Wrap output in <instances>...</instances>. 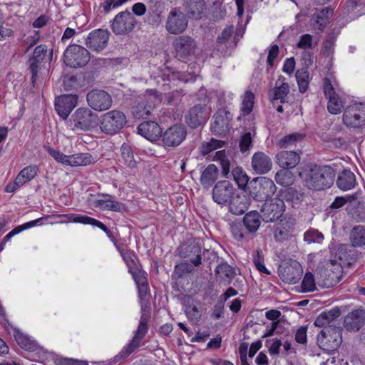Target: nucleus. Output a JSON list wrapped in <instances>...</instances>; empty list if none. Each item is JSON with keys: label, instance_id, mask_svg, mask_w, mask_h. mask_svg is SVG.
Instances as JSON below:
<instances>
[{"label": "nucleus", "instance_id": "ddd939ff", "mask_svg": "<svg viewBox=\"0 0 365 365\" xmlns=\"http://www.w3.org/2000/svg\"><path fill=\"white\" fill-rule=\"evenodd\" d=\"M135 23L136 20L133 14L128 11H125L115 16L111 29L115 34H125L134 29Z\"/></svg>", "mask_w": 365, "mask_h": 365}, {"label": "nucleus", "instance_id": "9b49d317", "mask_svg": "<svg viewBox=\"0 0 365 365\" xmlns=\"http://www.w3.org/2000/svg\"><path fill=\"white\" fill-rule=\"evenodd\" d=\"M285 211V204L279 197L271 198L264 201L261 209L263 220L269 222L279 219Z\"/></svg>", "mask_w": 365, "mask_h": 365}, {"label": "nucleus", "instance_id": "3c124183", "mask_svg": "<svg viewBox=\"0 0 365 365\" xmlns=\"http://www.w3.org/2000/svg\"><path fill=\"white\" fill-rule=\"evenodd\" d=\"M316 45L317 42L314 41L313 36L311 34H306L300 36L297 46L301 49L308 50L312 49Z\"/></svg>", "mask_w": 365, "mask_h": 365}, {"label": "nucleus", "instance_id": "f8f14e48", "mask_svg": "<svg viewBox=\"0 0 365 365\" xmlns=\"http://www.w3.org/2000/svg\"><path fill=\"white\" fill-rule=\"evenodd\" d=\"M235 190L228 180L217 182L212 189V200L220 206H226L233 197Z\"/></svg>", "mask_w": 365, "mask_h": 365}, {"label": "nucleus", "instance_id": "cd10ccee", "mask_svg": "<svg viewBox=\"0 0 365 365\" xmlns=\"http://www.w3.org/2000/svg\"><path fill=\"white\" fill-rule=\"evenodd\" d=\"M299 160V155L294 151H282L277 155V163L282 168H293Z\"/></svg>", "mask_w": 365, "mask_h": 365}, {"label": "nucleus", "instance_id": "a18cd8bd", "mask_svg": "<svg viewBox=\"0 0 365 365\" xmlns=\"http://www.w3.org/2000/svg\"><path fill=\"white\" fill-rule=\"evenodd\" d=\"M232 175L239 188L244 189L247 186L249 178L242 168L236 167L233 168Z\"/></svg>", "mask_w": 365, "mask_h": 365}, {"label": "nucleus", "instance_id": "f257e3e1", "mask_svg": "<svg viewBox=\"0 0 365 365\" xmlns=\"http://www.w3.org/2000/svg\"><path fill=\"white\" fill-rule=\"evenodd\" d=\"M340 314L338 308H334L320 314L314 323L316 327L323 328L317 339L319 347L327 353L337 350L342 342L341 329L338 319Z\"/></svg>", "mask_w": 365, "mask_h": 365}, {"label": "nucleus", "instance_id": "f03ea898", "mask_svg": "<svg viewBox=\"0 0 365 365\" xmlns=\"http://www.w3.org/2000/svg\"><path fill=\"white\" fill-rule=\"evenodd\" d=\"M299 176L309 189L321 190L331 187L334 173L330 166L308 165L302 169Z\"/></svg>", "mask_w": 365, "mask_h": 365}, {"label": "nucleus", "instance_id": "f704fd0d", "mask_svg": "<svg viewBox=\"0 0 365 365\" xmlns=\"http://www.w3.org/2000/svg\"><path fill=\"white\" fill-rule=\"evenodd\" d=\"M219 170L214 164L209 165L201 173L200 182L205 188H209L218 178Z\"/></svg>", "mask_w": 365, "mask_h": 365}, {"label": "nucleus", "instance_id": "473e14b6", "mask_svg": "<svg viewBox=\"0 0 365 365\" xmlns=\"http://www.w3.org/2000/svg\"><path fill=\"white\" fill-rule=\"evenodd\" d=\"M96 157L88 153H80L70 155L68 166L79 167L93 165L96 162Z\"/></svg>", "mask_w": 365, "mask_h": 365}, {"label": "nucleus", "instance_id": "39448f33", "mask_svg": "<svg viewBox=\"0 0 365 365\" xmlns=\"http://www.w3.org/2000/svg\"><path fill=\"white\" fill-rule=\"evenodd\" d=\"M277 187L274 182L266 178H257L252 180L250 185V194L257 201H266L274 195Z\"/></svg>", "mask_w": 365, "mask_h": 365}, {"label": "nucleus", "instance_id": "6e6d98bb", "mask_svg": "<svg viewBox=\"0 0 365 365\" xmlns=\"http://www.w3.org/2000/svg\"><path fill=\"white\" fill-rule=\"evenodd\" d=\"M63 217H66L68 222L91 225H92L94 220V218L89 216L77 214H69L63 215Z\"/></svg>", "mask_w": 365, "mask_h": 365}, {"label": "nucleus", "instance_id": "603ef678", "mask_svg": "<svg viewBox=\"0 0 365 365\" xmlns=\"http://www.w3.org/2000/svg\"><path fill=\"white\" fill-rule=\"evenodd\" d=\"M121 158L124 163L129 167H133L135 165V160L133 153L131 147L125 143H123L121 146Z\"/></svg>", "mask_w": 365, "mask_h": 365}, {"label": "nucleus", "instance_id": "dca6fc26", "mask_svg": "<svg viewBox=\"0 0 365 365\" xmlns=\"http://www.w3.org/2000/svg\"><path fill=\"white\" fill-rule=\"evenodd\" d=\"M303 274V268L299 262L296 260L291 261L288 264L280 267L279 276L285 283L294 284L301 279Z\"/></svg>", "mask_w": 365, "mask_h": 365}, {"label": "nucleus", "instance_id": "393cba45", "mask_svg": "<svg viewBox=\"0 0 365 365\" xmlns=\"http://www.w3.org/2000/svg\"><path fill=\"white\" fill-rule=\"evenodd\" d=\"M272 166L271 158L263 152H257L252 157V168L257 174L267 173Z\"/></svg>", "mask_w": 365, "mask_h": 365}, {"label": "nucleus", "instance_id": "de8ad7c7", "mask_svg": "<svg viewBox=\"0 0 365 365\" xmlns=\"http://www.w3.org/2000/svg\"><path fill=\"white\" fill-rule=\"evenodd\" d=\"M214 160H219L220 162L222 169V175L224 177L227 178V175L230 173V161L226 157V153L225 150H221L217 151L215 153V156L213 157Z\"/></svg>", "mask_w": 365, "mask_h": 365}, {"label": "nucleus", "instance_id": "e433bc0d", "mask_svg": "<svg viewBox=\"0 0 365 365\" xmlns=\"http://www.w3.org/2000/svg\"><path fill=\"white\" fill-rule=\"evenodd\" d=\"M243 225L250 232H255L261 225V216L257 211H250L243 217Z\"/></svg>", "mask_w": 365, "mask_h": 365}, {"label": "nucleus", "instance_id": "423d86ee", "mask_svg": "<svg viewBox=\"0 0 365 365\" xmlns=\"http://www.w3.org/2000/svg\"><path fill=\"white\" fill-rule=\"evenodd\" d=\"M337 86L335 80L331 82V78L325 77L323 79V91L328 99L327 109L328 111L333 115H336L342 111L344 106V101L339 93L335 91Z\"/></svg>", "mask_w": 365, "mask_h": 365}, {"label": "nucleus", "instance_id": "8fccbe9b", "mask_svg": "<svg viewBox=\"0 0 365 365\" xmlns=\"http://www.w3.org/2000/svg\"><path fill=\"white\" fill-rule=\"evenodd\" d=\"M304 240L309 244L311 243H322L324 240V235L317 230L311 229L305 232L304 235Z\"/></svg>", "mask_w": 365, "mask_h": 365}, {"label": "nucleus", "instance_id": "c9c22d12", "mask_svg": "<svg viewBox=\"0 0 365 365\" xmlns=\"http://www.w3.org/2000/svg\"><path fill=\"white\" fill-rule=\"evenodd\" d=\"M231 213L235 215H240L247 210L249 203L245 196L233 195L228 205Z\"/></svg>", "mask_w": 365, "mask_h": 365}, {"label": "nucleus", "instance_id": "58836bf2", "mask_svg": "<svg viewBox=\"0 0 365 365\" xmlns=\"http://www.w3.org/2000/svg\"><path fill=\"white\" fill-rule=\"evenodd\" d=\"M350 241L354 247H361L365 245V226L354 227L350 233Z\"/></svg>", "mask_w": 365, "mask_h": 365}, {"label": "nucleus", "instance_id": "69168bd1", "mask_svg": "<svg viewBox=\"0 0 365 365\" xmlns=\"http://www.w3.org/2000/svg\"><path fill=\"white\" fill-rule=\"evenodd\" d=\"M231 232L233 237L237 240H242L245 237L242 225L240 223H235L232 225Z\"/></svg>", "mask_w": 365, "mask_h": 365}, {"label": "nucleus", "instance_id": "c85d7f7f", "mask_svg": "<svg viewBox=\"0 0 365 365\" xmlns=\"http://www.w3.org/2000/svg\"><path fill=\"white\" fill-rule=\"evenodd\" d=\"M356 184V176L350 170L344 169L339 174L336 185L340 190H350L355 187Z\"/></svg>", "mask_w": 365, "mask_h": 365}, {"label": "nucleus", "instance_id": "4c0bfd02", "mask_svg": "<svg viewBox=\"0 0 365 365\" xmlns=\"http://www.w3.org/2000/svg\"><path fill=\"white\" fill-rule=\"evenodd\" d=\"M14 336L16 343L22 349L29 351H34L36 349V342L31 339L27 335L24 334L19 330H14Z\"/></svg>", "mask_w": 365, "mask_h": 365}, {"label": "nucleus", "instance_id": "c756f323", "mask_svg": "<svg viewBox=\"0 0 365 365\" xmlns=\"http://www.w3.org/2000/svg\"><path fill=\"white\" fill-rule=\"evenodd\" d=\"M201 303L192 298H188L185 304V313L192 322L197 323L202 317L200 310Z\"/></svg>", "mask_w": 365, "mask_h": 365}, {"label": "nucleus", "instance_id": "4d7b16f0", "mask_svg": "<svg viewBox=\"0 0 365 365\" xmlns=\"http://www.w3.org/2000/svg\"><path fill=\"white\" fill-rule=\"evenodd\" d=\"M253 135L251 132H244L240 139V148L241 152L245 153L250 150L252 145Z\"/></svg>", "mask_w": 365, "mask_h": 365}, {"label": "nucleus", "instance_id": "774afa93", "mask_svg": "<svg viewBox=\"0 0 365 365\" xmlns=\"http://www.w3.org/2000/svg\"><path fill=\"white\" fill-rule=\"evenodd\" d=\"M307 327L306 326L300 327L296 331L295 340L297 343L305 344L307 343Z\"/></svg>", "mask_w": 365, "mask_h": 365}, {"label": "nucleus", "instance_id": "a211bd4d", "mask_svg": "<svg viewBox=\"0 0 365 365\" xmlns=\"http://www.w3.org/2000/svg\"><path fill=\"white\" fill-rule=\"evenodd\" d=\"M110 34L107 30L96 29L90 32L86 38V45L93 51L100 52L107 46Z\"/></svg>", "mask_w": 365, "mask_h": 365}, {"label": "nucleus", "instance_id": "5fc2aeb1", "mask_svg": "<svg viewBox=\"0 0 365 365\" xmlns=\"http://www.w3.org/2000/svg\"><path fill=\"white\" fill-rule=\"evenodd\" d=\"M303 138V134L299 133H294L282 138L279 142V145L281 148H287L289 145H294L299 140H302Z\"/></svg>", "mask_w": 365, "mask_h": 365}, {"label": "nucleus", "instance_id": "7ed1b4c3", "mask_svg": "<svg viewBox=\"0 0 365 365\" xmlns=\"http://www.w3.org/2000/svg\"><path fill=\"white\" fill-rule=\"evenodd\" d=\"M70 123L73 131H91L98 125L99 118L90 108L82 107L77 108L71 115Z\"/></svg>", "mask_w": 365, "mask_h": 365}, {"label": "nucleus", "instance_id": "a878e982", "mask_svg": "<svg viewBox=\"0 0 365 365\" xmlns=\"http://www.w3.org/2000/svg\"><path fill=\"white\" fill-rule=\"evenodd\" d=\"M138 132L140 135L151 141L157 140L162 135L161 128L154 121L141 123L138 127Z\"/></svg>", "mask_w": 365, "mask_h": 365}, {"label": "nucleus", "instance_id": "bb28decb", "mask_svg": "<svg viewBox=\"0 0 365 365\" xmlns=\"http://www.w3.org/2000/svg\"><path fill=\"white\" fill-rule=\"evenodd\" d=\"M332 11L329 8L317 9L310 19V24L314 29L322 31L327 24Z\"/></svg>", "mask_w": 365, "mask_h": 365}, {"label": "nucleus", "instance_id": "13d9d810", "mask_svg": "<svg viewBox=\"0 0 365 365\" xmlns=\"http://www.w3.org/2000/svg\"><path fill=\"white\" fill-rule=\"evenodd\" d=\"M216 273L220 277H226L229 279L233 278L235 275L234 269L226 263L218 265L216 268Z\"/></svg>", "mask_w": 365, "mask_h": 365}, {"label": "nucleus", "instance_id": "0e129e2a", "mask_svg": "<svg viewBox=\"0 0 365 365\" xmlns=\"http://www.w3.org/2000/svg\"><path fill=\"white\" fill-rule=\"evenodd\" d=\"M129 272L132 274L136 285L146 283L145 272L141 271L140 269H137L136 267H135V269H132V272Z\"/></svg>", "mask_w": 365, "mask_h": 365}, {"label": "nucleus", "instance_id": "c03bdc74", "mask_svg": "<svg viewBox=\"0 0 365 365\" xmlns=\"http://www.w3.org/2000/svg\"><path fill=\"white\" fill-rule=\"evenodd\" d=\"M254 99V94L251 91H246L242 96L241 112L243 115H247L252 112Z\"/></svg>", "mask_w": 365, "mask_h": 365}, {"label": "nucleus", "instance_id": "9d476101", "mask_svg": "<svg viewBox=\"0 0 365 365\" xmlns=\"http://www.w3.org/2000/svg\"><path fill=\"white\" fill-rule=\"evenodd\" d=\"M344 123L351 128L365 125V103H354L347 107L343 114Z\"/></svg>", "mask_w": 365, "mask_h": 365}, {"label": "nucleus", "instance_id": "aec40b11", "mask_svg": "<svg viewBox=\"0 0 365 365\" xmlns=\"http://www.w3.org/2000/svg\"><path fill=\"white\" fill-rule=\"evenodd\" d=\"M231 113L225 110H219L214 115V122L211 125L212 132L217 135H224L230 129Z\"/></svg>", "mask_w": 365, "mask_h": 365}, {"label": "nucleus", "instance_id": "2eb2a0df", "mask_svg": "<svg viewBox=\"0 0 365 365\" xmlns=\"http://www.w3.org/2000/svg\"><path fill=\"white\" fill-rule=\"evenodd\" d=\"M187 26V20L181 11L173 9L168 14L165 28L172 34L182 33Z\"/></svg>", "mask_w": 365, "mask_h": 365}, {"label": "nucleus", "instance_id": "5701e85b", "mask_svg": "<svg viewBox=\"0 0 365 365\" xmlns=\"http://www.w3.org/2000/svg\"><path fill=\"white\" fill-rule=\"evenodd\" d=\"M289 86L286 78L281 76L275 82V86L269 93V96L272 103L279 101L281 103L287 102L288 94L289 93Z\"/></svg>", "mask_w": 365, "mask_h": 365}, {"label": "nucleus", "instance_id": "ea45409f", "mask_svg": "<svg viewBox=\"0 0 365 365\" xmlns=\"http://www.w3.org/2000/svg\"><path fill=\"white\" fill-rule=\"evenodd\" d=\"M296 80L301 93H305L309 86L310 77L308 71L305 68L297 70L295 74Z\"/></svg>", "mask_w": 365, "mask_h": 365}, {"label": "nucleus", "instance_id": "864d4df0", "mask_svg": "<svg viewBox=\"0 0 365 365\" xmlns=\"http://www.w3.org/2000/svg\"><path fill=\"white\" fill-rule=\"evenodd\" d=\"M224 142L222 140L211 139L209 142L204 143L202 145L200 151L203 155H206L214 150L222 148Z\"/></svg>", "mask_w": 365, "mask_h": 365}, {"label": "nucleus", "instance_id": "bf43d9fd", "mask_svg": "<svg viewBox=\"0 0 365 365\" xmlns=\"http://www.w3.org/2000/svg\"><path fill=\"white\" fill-rule=\"evenodd\" d=\"M253 262H254V264L255 265L256 268L260 272L265 273V274H269V272L266 268V267L264 264L262 253L261 251L257 250L256 252V254L253 257Z\"/></svg>", "mask_w": 365, "mask_h": 365}, {"label": "nucleus", "instance_id": "e2e57ef3", "mask_svg": "<svg viewBox=\"0 0 365 365\" xmlns=\"http://www.w3.org/2000/svg\"><path fill=\"white\" fill-rule=\"evenodd\" d=\"M335 41L336 36H329V38L324 41L322 50L324 53L327 56H329L333 53Z\"/></svg>", "mask_w": 365, "mask_h": 365}, {"label": "nucleus", "instance_id": "49530a36", "mask_svg": "<svg viewBox=\"0 0 365 365\" xmlns=\"http://www.w3.org/2000/svg\"><path fill=\"white\" fill-rule=\"evenodd\" d=\"M316 289V284L314 275L311 272H307L301 284L302 293L314 292Z\"/></svg>", "mask_w": 365, "mask_h": 365}, {"label": "nucleus", "instance_id": "37998d69", "mask_svg": "<svg viewBox=\"0 0 365 365\" xmlns=\"http://www.w3.org/2000/svg\"><path fill=\"white\" fill-rule=\"evenodd\" d=\"M115 245L120 252L123 261L125 262L129 272H132V269H135L136 267V263L135 261V255L133 252H131L128 250H125L121 248L119 245L115 243Z\"/></svg>", "mask_w": 365, "mask_h": 365}, {"label": "nucleus", "instance_id": "72a5a7b5", "mask_svg": "<svg viewBox=\"0 0 365 365\" xmlns=\"http://www.w3.org/2000/svg\"><path fill=\"white\" fill-rule=\"evenodd\" d=\"M39 168L36 165H30L23 168L16 178L17 185H24L31 181L37 175Z\"/></svg>", "mask_w": 365, "mask_h": 365}, {"label": "nucleus", "instance_id": "7c9ffc66", "mask_svg": "<svg viewBox=\"0 0 365 365\" xmlns=\"http://www.w3.org/2000/svg\"><path fill=\"white\" fill-rule=\"evenodd\" d=\"M184 6L187 14L195 19H200L206 9L204 0H186Z\"/></svg>", "mask_w": 365, "mask_h": 365}, {"label": "nucleus", "instance_id": "b1692460", "mask_svg": "<svg viewBox=\"0 0 365 365\" xmlns=\"http://www.w3.org/2000/svg\"><path fill=\"white\" fill-rule=\"evenodd\" d=\"M207 118L208 114L205 107L200 105L192 107L185 116L187 123L192 128L202 125Z\"/></svg>", "mask_w": 365, "mask_h": 365}, {"label": "nucleus", "instance_id": "0eeeda50", "mask_svg": "<svg viewBox=\"0 0 365 365\" xmlns=\"http://www.w3.org/2000/svg\"><path fill=\"white\" fill-rule=\"evenodd\" d=\"M343 269L339 262L330 259L324 269L319 273V284L323 287H332L339 283L342 277Z\"/></svg>", "mask_w": 365, "mask_h": 365}, {"label": "nucleus", "instance_id": "338daca9", "mask_svg": "<svg viewBox=\"0 0 365 365\" xmlns=\"http://www.w3.org/2000/svg\"><path fill=\"white\" fill-rule=\"evenodd\" d=\"M247 349L248 343L242 342L239 346V354L240 357L241 365H250L247 361Z\"/></svg>", "mask_w": 365, "mask_h": 365}, {"label": "nucleus", "instance_id": "1a4fd4ad", "mask_svg": "<svg viewBox=\"0 0 365 365\" xmlns=\"http://www.w3.org/2000/svg\"><path fill=\"white\" fill-rule=\"evenodd\" d=\"M148 332V319L141 316L137 330L132 340L125 345L121 351L115 356V360H123L130 356L139 346L142 339Z\"/></svg>", "mask_w": 365, "mask_h": 365}, {"label": "nucleus", "instance_id": "2f4dec72", "mask_svg": "<svg viewBox=\"0 0 365 365\" xmlns=\"http://www.w3.org/2000/svg\"><path fill=\"white\" fill-rule=\"evenodd\" d=\"M174 47L178 55L187 56L194 50L195 43L189 36H180L175 41Z\"/></svg>", "mask_w": 365, "mask_h": 365}, {"label": "nucleus", "instance_id": "680f3d73", "mask_svg": "<svg viewBox=\"0 0 365 365\" xmlns=\"http://www.w3.org/2000/svg\"><path fill=\"white\" fill-rule=\"evenodd\" d=\"M234 27L228 26L225 28L222 34L217 38V43L220 45L225 44L226 47H227L228 40L232 36L233 33Z\"/></svg>", "mask_w": 365, "mask_h": 365}, {"label": "nucleus", "instance_id": "4468645a", "mask_svg": "<svg viewBox=\"0 0 365 365\" xmlns=\"http://www.w3.org/2000/svg\"><path fill=\"white\" fill-rule=\"evenodd\" d=\"M88 104L97 111H103L109 109L113 103L109 93L103 90H93L86 96Z\"/></svg>", "mask_w": 365, "mask_h": 365}, {"label": "nucleus", "instance_id": "f3484780", "mask_svg": "<svg viewBox=\"0 0 365 365\" xmlns=\"http://www.w3.org/2000/svg\"><path fill=\"white\" fill-rule=\"evenodd\" d=\"M78 98L76 94H64L56 98L55 109L62 119L68 118L71 111L77 106Z\"/></svg>", "mask_w": 365, "mask_h": 365}, {"label": "nucleus", "instance_id": "79ce46f5", "mask_svg": "<svg viewBox=\"0 0 365 365\" xmlns=\"http://www.w3.org/2000/svg\"><path fill=\"white\" fill-rule=\"evenodd\" d=\"M275 181L277 184L287 187L293 182V174L289 169L283 168L277 171L274 177Z\"/></svg>", "mask_w": 365, "mask_h": 365}, {"label": "nucleus", "instance_id": "412c9836", "mask_svg": "<svg viewBox=\"0 0 365 365\" xmlns=\"http://www.w3.org/2000/svg\"><path fill=\"white\" fill-rule=\"evenodd\" d=\"M187 131L182 125H174L165 130L162 135L163 142L165 146H178L185 138Z\"/></svg>", "mask_w": 365, "mask_h": 365}, {"label": "nucleus", "instance_id": "052dcab7", "mask_svg": "<svg viewBox=\"0 0 365 365\" xmlns=\"http://www.w3.org/2000/svg\"><path fill=\"white\" fill-rule=\"evenodd\" d=\"M279 55V46L277 44H274L270 46L268 52V56L267 58V69L272 68L274 66V61Z\"/></svg>", "mask_w": 365, "mask_h": 365}, {"label": "nucleus", "instance_id": "4be33fe9", "mask_svg": "<svg viewBox=\"0 0 365 365\" xmlns=\"http://www.w3.org/2000/svg\"><path fill=\"white\" fill-rule=\"evenodd\" d=\"M47 47L46 45H39L34 51L33 56L29 58V69L31 73V82L34 86L41 65L46 55Z\"/></svg>", "mask_w": 365, "mask_h": 365}, {"label": "nucleus", "instance_id": "6e6552de", "mask_svg": "<svg viewBox=\"0 0 365 365\" xmlns=\"http://www.w3.org/2000/svg\"><path fill=\"white\" fill-rule=\"evenodd\" d=\"M90 53L84 47L73 44L67 47L64 52V63L71 68L86 66L90 61Z\"/></svg>", "mask_w": 365, "mask_h": 365}, {"label": "nucleus", "instance_id": "20e7f679", "mask_svg": "<svg viewBox=\"0 0 365 365\" xmlns=\"http://www.w3.org/2000/svg\"><path fill=\"white\" fill-rule=\"evenodd\" d=\"M127 123L123 112L112 110L103 113L99 119L101 130L107 135H114L121 130Z\"/></svg>", "mask_w": 365, "mask_h": 365}, {"label": "nucleus", "instance_id": "6ab92c4d", "mask_svg": "<svg viewBox=\"0 0 365 365\" xmlns=\"http://www.w3.org/2000/svg\"><path fill=\"white\" fill-rule=\"evenodd\" d=\"M93 205L103 211L123 212L126 210V206L123 202L114 200L113 197L108 194H98Z\"/></svg>", "mask_w": 365, "mask_h": 365}, {"label": "nucleus", "instance_id": "a19ab883", "mask_svg": "<svg viewBox=\"0 0 365 365\" xmlns=\"http://www.w3.org/2000/svg\"><path fill=\"white\" fill-rule=\"evenodd\" d=\"M361 311L353 312L351 316L346 319V324L348 329L358 331L364 324V319L361 318Z\"/></svg>", "mask_w": 365, "mask_h": 365}, {"label": "nucleus", "instance_id": "09e8293b", "mask_svg": "<svg viewBox=\"0 0 365 365\" xmlns=\"http://www.w3.org/2000/svg\"><path fill=\"white\" fill-rule=\"evenodd\" d=\"M45 149L56 161L62 165L68 166L70 155H65L61 151L53 149L49 146H46Z\"/></svg>", "mask_w": 365, "mask_h": 365}]
</instances>
